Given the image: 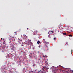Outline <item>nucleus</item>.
Listing matches in <instances>:
<instances>
[{
	"label": "nucleus",
	"mask_w": 73,
	"mask_h": 73,
	"mask_svg": "<svg viewBox=\"0 0 73 73\" xmlns=\"http://www.w3.org/2000/svg\"><path fill=\"white\" fill-rule=\"evenodd\" d=\"M27 46H28V47L29 49H30L31 48V46H32L33 45V43H32L31 42H28L27 43Z\"/></svg>",
	"instance_id": "nucleus-1"
},
{
	"label": "nucleus",
	"mask_w": 73,
	"mask_h": 73,
	"mask_svg": "<svg viewBox=\"0 0 73 73\" xmlns=\"http://www.w3.org/2000/svg\"><path fill=\"white\" fill-rule=\"evenodd\" d=\"M54 31H50L48 33L49 34H52V33H54Z\"/></svg>",
	"instance_id": "nucleus-2"
},
{
	"label": "nucleus",
	"mask_w": 73,
	"mask_h": 73,
	"mask_svg": "<svg viewBox=\"0 0 73 73\" xmlns=\"http://www.w3.org/2000/svg\"><path fill=\"white\" fill-rule=\"evenodd\" d=\"M18 42H19L20 44H21L22 43V39H19L18 40Z\"/></svg>",
	"instance_id": "nucleus-3"
},
{
	"label": "nucleus",
	"mask_w": 73,
	"mask_h": 73,
	"mask_svg": "<svg viewBox=\"0 0 73 73\" xmlns=\"http://www.w3.org/2000/svg\"><path fill=\"white\" fill-rule=\"evenodd\" d=\"M37 31L34 30V34L35 35H36V33H37Z\"/></svg>",
	"instance_id": "nucleus-4"
},
{
	"label": "nucleus",
	"mask_w": 73,
	"mask_h": 73,
	"mask_svg": "<svg viewBox=\"0 0 73 73\" xmlns=\"http://www.w3.org/2000/svg\"><path fill=\"white\" fill-rule=\"evenodd\" d=\"M43 72L42 71L40 70L38 72V73H43Z\"/></svg>",
	"instance_id": "nucleus-5"
},
{
	"label": "nucleus",
	"mask_w": 73,
	"mask_h": 73,
	"mask_svg": "<svg viewBox=\"0 0 73 73\" xmlns=\"http://www.w3.org/2000/svg\"><path fill=\"white\" fill-rule=\"evenodd\" d=\"M40 42H41L39 41H38L37 42L38 44H40Z\"/></svg>",
	"instance_id": "nucleus-6"
},
{
	"label": "nucleus",
	"mask_w": 73,
	"mask_h": 73,
	"mask_svg": "<svg viewBox=\"0 0 73 73\" xmlns=\"http://www.w3.org/2000/svg\"><path fill=\"white\" fill-rule=\"evenodd\" d=\"M46 68V67L44 66V67H43V70H44V69Z\"/></svg>",
	"instance_id": "nucleus-7"
},
{
	"label": "nucleus",
	"mask_w": 73,
	"mask_h": 73,
	"mask_svg": "<svg viewBox=\"0 0 73 73\" xmlns=\"http://www.w3.org/2000/svg\"><path fill=\"white\" fill-rule=\"evenodd\" d=\"M43 57H47L46 56V55H43Z\"/></svg>",
	"instance_id": "nucleus-8"
},
{
	"label": "nucleus",
	"mask_w": 73,
	"mask_h": 73,
	"mask_svg": "<svg viewBox=\"0 0 73 73\" xmlns=\"http://www.w3.org/2000/svg\"><path fill=\"white\" fill-rule=\"evenodd\" d=\"M33 71H29V73H33Z\"/></svg>",
	"instance_id": "nucleus-9"
},
{
	"label": "nucleus",
	"mask_w": 73,
	"mask_h": 73,
	"mask_svg": "<svg viewBox=\"0 0 73 73\" xmlns=\"http://www.w3.org/2000/svg\"><path fill=\"white\" fill-rule=\"evenodd\" d=\"M63 35H65V36H66V33H63Z\"/></svg>",
	"instance_id": "nucleus-10"
},
{
	"label": "nucleus",
	"mask_w": 73,
	"mask_h": 73,
	"mask_svg": "<svg viewBox=\"0 0 73 73\" xmlns=\"http://www.w3.org/2000/svg\"><path fill=\"white\" fill-rule=\"evenodd\" d=\"M68 36L69 37H72L73 36L71 35H69Z\"/></svg>",
	"instance_id": "nucleus-11"
},
{
	"label": "nucleus",
	"mask_w": 73,
	"mask_h": 73,
	"mask_svg": "<svg viewBox=\"0 0 73 73\" xmlns=\"http://www.w3.org/2000/svg\"><path fill=\"white\" fill-rule=\"evenodd\" d=\"M70 72H72V73H73V70H70Z\"/></svg>",
	"instance_id": "nucleus-12"
},
{
	"label": "nucleus",
	"mask_w": 73,
	"mask_h": 73,
	"mask_svg": "<svg viewBox=\"0 0 73 73\" xmlns=\"http://www.w3.org/2000/svg\"><path fill=\"white\" fill-rule=\"evenodd\" d=\"M17 32H14V33H15V35H17Z\"/></svg>",
	"instance_id": "nucleus-13"
},
{
	"label": "nucleus",
	"mask_w": 73,
	"mask_h": 73,
	"mask_svg": "<svg viewBox=\"0 0 73 73\" xmlns=\"http://www.w3.org/2000/svg\"><path fill=\"white\" fill-rule=\"evenodd\" d=\"M48 36L49 38H50V35H48Z\"/></svg>",
	"instance_id": "nucleus-14"
},
{
	"label": "nucleus",
	"mask_w": 73,
	"mask_h": 73,
	"mask_svg": "<svg viewBox=\"0 0 73 73\" xmlns=\"http://www.w3.org/2000/svg\"><path fill=\"white\" fill-rule=\"evenodd\" d=\"M54 40H56V38L55 37L54 38Z\"/></svg>",
	"instance_id": "nucleus-15"
},
{
	"label": "nucleus",
	"mask_w": 73,
	"mask_h": 73,
	"mask_svg": "<svg viewBox=\"0 0 73 73\" xmlns=\"http://www.w3.org/2000/svg\"><path fill=\"white\" fill-rule=\"evenodd\" d=\"M68 42H67L66 44H65V45H68Z\"/></svg>",
	"instance_id": "nucleus-16"
},
{
	"label": "nucleus",
	"mask_w": 73,
	"mask_h": 73,
	"mask_svg": "<svg viewBox=\"0 0 73 73\" xmlns=\"http://www.w3.org/2000/svg\"><path fill=\"white\" fill-rule=\"evenodd\" d=\"M25 37L26 38H27V36H24V37Z\"/></svg>",
	"instance_id": "nucleus-17"
},
{
	"label": "nucleus",
	"mask_w": 73,
	"mask_h": 73,
	"mask_svg": "<svg viewBox=\"0 0 73 73\" xmlns=\"http://www.w3.org/2000/svg\"><path fill=\"white\" fill-rule=\"evenodd\" d=\"M72 53H73V51L72 50V51H71V53H72Z\"/></svg>",
	"instance_id": "nucleus-18"
},
{
	"label": "nucleus",
	"mask_w": 73,
	"mask_h": 73,
	"mask_svg": "<svg viewBox=\"0 0 73 73\" xmlns=\"http://www.w3.org/2000/svg\"><path fill=\"white\" fill-rule=\"evenodd\" d=\"M59 32H60V33H61V31H58Z\"/></svg>",
	"instance_id": "nucleus-19"
},
{
	"label": "nucleus",
	"mask_w": 73,
	"mask_h": 73,
	"mask_svg": "<svg viewBox=\"0 0 73 73\" xmlns=\"http://www.w3.org/2000/svg\"><path fill=\"white\" fill-rule=\"evenodd\" d=\"M7 35H8V33H7Z\"/></svg>",
	"instance_id": "nucleus-20"
},
{
	"label": "nucleus",
	"mask_w": 73,
	"mask_h": 73,
	"mask_svg": "<svg viewBox=\"0 0 73 73\" xmlns=\"http://www.w3.org/2000/svg\"><path fill=\"white\" fill-rule=\"evenodd\" d=\"M27 30H28V28H27Z\"/></svg>",
	"instance_id": "nucleus-21"
},
{
	"label": "nucleus",
	"mask_w": 73,
	"mask_h": 73,
	"mask_svg": "<svg viewBox=\"0 0 73 73\" xmlns=\"http://www.w3.org/2000/svg\"><path fill=\"white\" fill-rule=\"evenodd\" d=\"M22 46H24V45H22Z\"/></svg>",
	"instance_id": "nucleus-22"
},
{
	"label": "nucleus",
	"mask_w": 73,
	"mask_h": 73,
	"mask_svg": "<svg viewBox=\"0 0 73 73\" xmlns=\"http://www.w3.org/2000/svg\"><path fill=\"white\" fill-rule=\"evenodd\" d=\"M1 40H2V38H1Z\"/></svg>",
	"instance_id": "nucleus-23"
}]
</instances>
